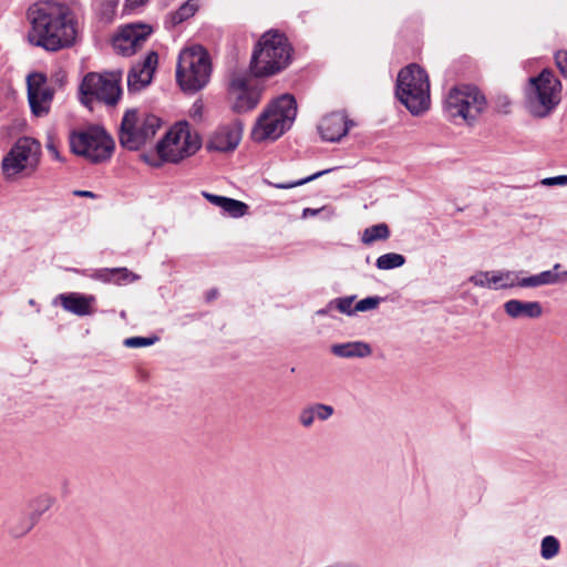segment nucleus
Returning <instances> with one entry per match:
<instances>
[{
    "label": "nucleus",
    "mask_w": 567,
    "mask_h": 567,
    "mask_svg": "<svg viewBox=\"0 0 567 567\" xmlns=\"http://www.w3.org/2000/svg\"><path fill=\"white\" fill-rule=\"evenodd\" d=\"M31 29L28 40L35 47L58 51L73 44L75 24L69 7L55 1H39L28 10Z\"/></svg>",
    "instance_id": "1"
},
{
    "label": "nucleus",
    "mask_w": 567,
    "mask_h": 567,
    "mask_svg": "<svg viewBox=\"0 0 567 567\" xmlns=\"http://www.w3.org/2000/svg\"><path fill=\"white\" fill-rule=\"evenodd\" d=\"M291 45L278 30L265 32L256 43L250 69L255 76L274 75L286 69L291 60Z\"/></svg>",
    "instance_id": "2"
},
{
    "label": "nucleus",
    "mask_w": 567,
    "mask_h": 567,
    "mask_svg": "<svg viewBox=\"0 0 567 567\" xmlns=\"http://www.w3.org/2000/svg\"><path fill=\"white\" fill-rule=\"evenodd\" d=\"M297 115V103L292 95L284 94L274 100L257 117L251 138L261 143L275 141L289 130Z\"/></svg>",
    "instance_id": "3"
},
{
    "label": "nucleus",
    "mask_w": 567,
    "mask_h": 567,
    "mask_svg": "<svg viewBox=\"0 0 567 567\" xmlns=\"http://www.w3.org/2000/svg\"><path fill=\"white\" fill-rule=\"evenodd\" d=\"M202 145L199 135L190 130L186 121L173 125L165 136L156 144L159 162L152 161L144 155V162L152 166H159L162 162L179 163L194 155Z\"/></svg>",
    "instance_id": "4"
},
{
    "label": "nucleus",
    "mask_w": 567,
    "mask_h": 567,
    "mask_svg": "<svg viewBox=\"0 0 567 567\" xmlns=\"http://www.w3.org/2000/svg\"><path fill=\"white\" fill-rule=\"evenodd\" d=\"M212 63L208 52L202 45L181 51L176 68V81L186 93H196L209 82Z\"/></svg>",
    "instance_id": "5"
},
{
    "label": "nucleus",
    "mask_w": 567,
    "mask_h": 567,
    "mask_svg": "<svg viewBox=\"0 0 567 567\" xmlns=\"http://www.w3.org/2000/svg\"><path fill=\"white\" fill-rule=\"evenodd\" d=\"M396 95L413 115L426 112L431 104L426 72L417 64L402 69L398 75Z\"/></svg>",
    "instance_id": "6"
},
{
    "label": "nucleus",
    "mask_w": 567,
    "mask_h": 567,
    "mask_svg": "<svg viewBox=\"0 0 567 567\" xmlns=\"http://www.w3.org/2000/svg\"><path fill=\"white\" fill-rule=\"evenodd\" d=\"M486 106V97L478 87L462 84L450 89L444 99L443 109L450 120L471 125L485 111Z\"/></svg>",
    "instance_id": "7"
},
{
    "label": "nucleus",
    "mask_w": 567,
    "mask_h": 567,
    "mask_svg": "<svg viewBox=\"0 0 567 567\" xmlns=\"http://www.w3.org/2000/svg\"><path fill=\"white\" fill-rule=\"evenodd\" d=\"M121 81V71L87 73L79 86L81 103L89 109L94 102L115 106L122 96Z\"/></svg>",
    "instance_id": "8"
},
{
    "label": "nucleus",
    "mask_w": 567,
    "mask_h": 567,
    "mask_svg": "<svg viewBox=\"0 0 567 567\" xmlns=\"http://www.w3.org/2000/svg\"><path fill=\"white\" fill-rule=\"evenodd\" d=\"M561 84L551 71L544 70L529 79L526 109L534 117L548 116L560 102Z\"/></svg>",
    "instance_id": "9"
},
{
    "label": "nucleus",
    "mask_w": 567,
    "mask_h": 567,
    "mask_svg": "<svg viewBox=\"0 0 567 567\" xmlns=\"http://www.w3.org/2000/svg\"><path fill=\"white\" fill-rule=\"evenodd\" d=\"M69 142L74 154L83 156L92 163L107 161L114 151L113 138L104 128L96 125L73 131L69 136Z\"/></svg>",
    "instance_id": "10"
},
{
    "label": "nucleus",
    "mask_w": 567,
    "mask_h": 567,
    "mask_svg": "<svg viewBox=\"0 0 567 567\" xmlns=\"http://www.w3.org/2000/svg\"><path fill=\"white\" fill-rule=\"evenodd\" d=\"M41 144L32 137H20L2 159L6 176L31 175L39 166Z\"/></svg>",
    "instance_id": "11"
},
{
    "label": "nucleus",
    "mask_w": 567,
    "mask_h": 567,
    "mask_svg": "<svg viewBox=\"0 0 567 567\" xmlns=\"http://www.w3.org/2000/svg\"><path fill=\"white\" fill-rule=\"evenodd\" d=\"M260 90L246 74L234 73L228 85V96L237 113L250 111L260 101Z\"/></svg>",
    "instance_id": "12"
},
{
    "label": "nucleus",
    "mask_w": 567,
    "mask_h": 567,
    "mask_svg": "<svg viewBox=\"0 0 567 567\" xmlns=\"http://www.w3.org/2000/svg\"><path fill=\"white\" fill-rule=\"evenodd\" d=\"M28 100L31 111L37 116L49 113L54 90L49 85L43 73L34 72L27 76Z\"/></svg>",
    "instance_id": "13"
},
{
    "label": "nucleus",
    "mask_w": 567,
    "mask_h": 567,
    "mask_svg": "<svg viewBox=\"0 0 567 567\" xmlns=\"http://www.w3.org/2000/svg\"><path fill=\"white\" fill-rule=\"evenodd\" d=\"M120 145L127 151L142 147V120L136 109L125 112L118 131Z\"/></svg>",
    "instance_id": "14"
},
{
    "label": "nucleus",
    "mask_w": 567,
    "mask_h": 567,
    "mask_svg": "<svg viewBox=\"0 0 567 567\" xmlns=\"http://www.w3.org/2000/svg\"><path fill=\"white\" fill-rule=\"evenodd\" d=\"M243 135V124L235 120L227 124H223L212 134L207 147L218 152L234 151Z\"/></svg>",
    "instance_id": "15"
},
{
    "label": "nucleus",
    "mask_w": 567,
    "mask_h": 567,
    "mask_svg": "<svg viewBox=\"0 0 567 567\" xmlns=\"http://www.w3.org/2000/svg\"><path fill=\"white\" fill-rule=\"evenodd\" d=\"M516 272L514 270L501 269L489 271H476L468 278L475 287L501 290L516 287Z\"/></svg>",
    "instance_id": "16"
},
{
    "label": "nucleus",
    "mask_w": 567,
    "mask_h": 567,
    "mask_svg": "<svg viewBox=\"0 0 567 567\" xmlns=\"http://www.w3.org/2000/svg\"><path fill=\"white\" fill-rule=\"evenodd\" d=\"M142 45V23H131L120 29L113 38V47L122 55L131 56Z\"/></svg>",
    "instance_id": "17"
},
{
    "label": "nucleus",
    "mask_w": 567,
    "mask_h": 567,
    "mask_svg": "<svg viewBox=\"0 0 567 567\" xmlns=\"http://www.w3.org/2000/svg\"><path fill=\"white\" fill-rule=\"evenodd\" d=\"M350 125L352 122L344 113L333 112L321 120L318 130L324 141L338 142L348 133Z\"/></svg>",
    "instance_id": "18"
},
{
    "label": "nucleus",
    "mask_w": 567,
    "mask_h": 567,
    "mask_svg": "<svg viewBox=\"0 0 567 567\" xmlns=\"http://www.w3.org/2000/svg\"><path fill=\"white\" fill-rule=\"evenodd\" d=\"M63 309L79 317L91 316L95 312V297L79 292L61 293L56 298Z\"/></svg>",
    "instance_id": "19"
},
{
    "label": "nucleus",
    "mask_w": 567,
    "mask_h": 567,
    "mask_svg": "<svg viewBox=\"0 0 567 567\" xmlns=\"http://www.w3.org/2000/svg\"><path fill=\"white\" fill-rule=\"evenodd\" d=\"M505 313L514 320L537 319L543 315V307L538 301H522L511 299L504 303Z\"/></svg>",
    "instance_id": "20"
},
{
    "label": "nucleus",
    "mask_w": 567,
    "mask_h": 567,
    "mask_svg": "<svg viewBox=\"0 0 567 567\" xmlns=\"http://www.w3.org/2000/svg\"><path fill=\"white\" fill-rule=\"evenodd\" d=\"M334 413V409L324 403H313L303 408L298 416L300 424L303 427L312 426L316 419L320 421L329 420Z\"/></svg>",
    "instance_id": "21"
},
{
    "label": "nucleus",
    "mask_w": 567,
    "mask_h": 567,
    "mask_svg": "<svg viewBox=\"0 0 567 567\" xmlns=\"http://www.w3.org/2000/svg\"><path fill=\"white\" fill-rule=\"evenodd\" d=\"M331 352L339 358H365L372 353L369 343L363 341H351L344 343H336L331 346Z\"/></svg>",
    "instance_id": "22"
},
{
    "label": "nucleus",
    "mask_w": 567,
    "mask_h": 567,
    "mask_svg": "<svg viewBox=\"0 0 567 567\" xmlns=\"http://www.w3.org/2000/svg\"><path fill=\"white\" fill-rule=\"evenodd\" d=\"M53 504H54V497H52L48 494H42V495H39L38 497H35L31 502L32 513L30 515L29 523H28L27 527L22 530L21 534L29 532L35 525V523L38 522L40 516L42 514H44L45 512H48L52 507Z\"/></svg>",
    "instance_id": "23"
},
{
    "label": "nucleus",
    "mask_w": 567,
    "mask_h": 567,
    "mask_svg": "<svg viewBox=\"0 0 567 567\" xmlns=\"http://www.w3.org/2000/svg\"><path fill=\"white\" fill-rule=\"evenodd\" d=\"M131 274L125 268L103 269L96 272L95 278L104 282L124 284L132 279Z\"/></svg>",
    "instance_id": "24"
},
{
    "label": "nucleus",
    "mask_w": 567,
    "mask_h": 567,
    "mask_svg": "<svg viewBox=\"0 0 567 567\" xmlns=\"http://www.w3.org/2000/svg\"><path fill=\"white\" fill-rule=\"evenodd\" d=\"M218 207L225 214L234 218H238L246 215L248 210L247 204L229 197H224L221 204H219Z\"/></svg>",
    "instance_id": "25"
},
{
    "label": "nucleus",
    "mask_w": 567,
    "mask_h": 567,
    "mask_svg": "<svg viewBox=\"0 0 567 567\" xmlns=\"http://www.w3.org/2000/svg\"><path fill=\"white\" fill-rule=\"evenodd\" d=\"M390 236V229L386 224H378L368 227L362 235V243L370 245L375 240H385Z\"/></svg>",
    "instance_id": "26"
},
{
    "label": "nucleus",
    "mask_w": 567,
    "mask_h": 567,
    "mask_svg": "<svg viewBox=\"0 0 567 567\" xmlns=\"http://www.w3.org/2000/svg\"><path fill=\"white\" fill-rule=\"evenodd\" d=\"M405 264V258L401 254L396 252H388L381 255L377 261L375 266L381 270H390L394 268H399Z\"/></svg>",
    "instance_id": "27"
},
{
    "label": "nucleus",
    "mask_w": 567,
    "mask_h": 567,
    "mask_svg": "<svg viewBox=\"0 0 567 567\" xmlns=\"http://www.w3.org/2000/svg\"><path fill=\"white\" fill-rule=\"evenodd\" d=\"M197 10H198L197 0L186 1L172 14V23L174 25L182 23L183 21L193 17Z\"/></svg>",
    "instance_id": "28"
},
{
    "label": "nucleus",
    "mask_w": 567,
    "mask_h": 567,
    "mask_svg": "<svg viewBox=\"0 0 567 567\" xmlns=\"http://www.w3.org/2000/svg\"><path fill=\"white\" fill-rule=\"evenodd\" d=\"M560 550L559 540L555 536H545L540 543V556L546 559H553Z\"/></svg>",
    "instance_id": "29"
},
{
    "label": "nucleus",
    "mask_w": 567,
    "mask_h": 567,
    "mask_svg": "<svg viewBox=\"0 0 567 567\" xmlns=\"http://www.w3.org/2000/svg\"><path fill=\"white\" fill-rule=\"evenodd\" d=\"M559 268L560 264H555L551 270L539 272L542 286L556 285L561 281H567V270L557 272Z\"/></svg>",
    "instance_id": "30"
},
{
    "label": "nucleus",
    "mask_w": 567,
    "mask_h": 567,
    "mask_svg": "<svg viewBox=\"0 0 567 567\" xmlns=\"http://www.w3.org/2000/svg\"><path fill=\"white\" fill-rule=\"evenodd\" d=\"M158 65V54L155 51H151L144 58V73H147V76H144V87L150 85L153 81V75L156 72Z\"/></svg>",
    "instance_id": "31"
},
{
    "label": "nucleus",
    "mask_w": 567,
    "mask_h": 567,
    "mask_svg": "<svg viewBox=\"0 0 567 567\" xmlns=\"http://www.w3.org/2000/svg\"><path fill=\"white\" fill-rule=\"evenodd\" d=\"M127 86L131 92H138L142 89V66H133L127 74Z\"/></svg>",
    "instance_id": "32"
},
{
    "label": "nucleus",
    "mask_w": 567,
    "mask_h": 567,
    "mask_svg": "<svg viewBox=\"0 0 567 567\" xmlns=\"http://www.w3.org/2000/svg\"><path fill=\"white\" fill-rule=\"evenodd\" d=\"M162 126V120L155 115H147L144 117V138L148 135H154Z\"/></svg>",
    "instance_id": "33"
},
{
    "label": "nucleus",
    "mask_w": 567,
    "mask_h": 567,
    "mask_svg": "<svg viewBox=\"0 0 567 567\" xmlns=\"http://www.w3.org/2000/svg\"><path fill=\"white\" fill-rule=\"evenodd\" d=\"M380 302H381L380 297L364 298L357 302V305L354 306V311L355 312L357 311L364 312V311L375 309L380 305Z\"/></svg>",
    "instance_id": "34"
},
{
    "label": "nucleus",
    "mask_w": 567,
    "mask_h": 567,
    "mask_svg": "<svg viewBox=\"0 0 567 567\" xmlns=\"http://www.w3.org/2000/svg\"><path fill=\"white\" fill-rule=\"evenodd\" d=\"M542 286L539 274L526 278H520L519 272H516V287L530 288Z\"/></svg>",
    "instance_id": "35"
},
{
    "label": "nucleus",
    "mask_w": 567,
    "mask_h": 567,
    "mask_svg": "<svg viewBox=\"0 0 567 567\" xmlns=\"http://www.w3.org/2000/svg\"><path fill=\"white\" fill-rule=\"evenodd\" d=\"M328 171H322V172H318L311 176H308V177H305V178H301L299 181H295V182H289V183H280V184H275V186L277 188H280V189H288V188H292V187H296V186H300V185H303L310 181H313L316 179L317 177L323 175L324 173H327Z\"/></svg>",
    "instance_id": "36"
},
{
    "label": "nucleus",
    "mask_w": 567,
    "mask_h": 567,
    "mask_svg": "<svg viewBox=\"0 0 567 567\" xmlns=\"http://www.w3.org/2000/svg\"><path fill=\"white\" fill-rule=\"evenodd\" d=\"M354 298H355L354 296H350V297L336 299L334 302H336L337 309L342 313L353 315L355 311H354V309L351 308V306L354 301Z\"/></svg>",
    "instance_id": "37"
},
{
    "label": "nucleus",
    "mask_w": 567,
    "mask_h": 567,
    "mask_svg": "<svg viewBox=\"0 0 567 567\" xmlns=\"http://www.w3.org/2000/svg\"><path fill=\"white\" fill-rule=\"evenodd\" d=\"M555 61L560 73L567 79V51H558L555 54Z\"/></svg>",
    "instance_id": "38"
},
{
    "label": "nucleus",
    "mask_w": 567,
    "mask_h": 567,
    "mask_svg": "<svg viewBox=\"0 0 567 567\" xmlns=\"http://www.w3.org/2000/svg\"><path fill=\"white\" fill-rule=\"evenodd\" d=\"M543 185L546 186H554V185H560L565 186L567 185V175H559L555 177H547L542 181Z\"/></svg>",
    "instance_id": "39"
},
{
    "label": "nucleus",
    "mask_w": 567,
    "mask_h": 567,
    "mask_svg": "<svg viewBox=\"0 0 567 567\" xmlns=\"http://www.w3.org/2000/svg\"><path fill=\"white\" fill-rule=\"evenodd\" d=\"M203 114V103L200 101H196L190 109V116L196 120L200 118Z\"/></svg>",
    "instance_id": "40"
},
{
    "label": "nucleus",
    "mask_w": 567,
    "mask_h": 567,
    "mask_svg": "<svg viewBox=\"0 0 567 567\" xmlns=\"http://www.w3.org/2000/svg\"><path fill=\"white\" fill-rule=\"evenodd\" d=\"M202 195L213 205L217 206L221 204V200L225 196L214 195L207 192H203Z\"/></svg>",
    "instance_id": "41"
},
{
    "label": "nucleus",
    "mask_w": 567,
    "mask_h": 567,
    "mask_svg": "<svg viewBox=\"0 0 567 567\" xmlns=\"http://www.w3.org/2000/svg\"><path fill=\"white\" fill-rule=\"evenodd\" d=\"M124 346L136 348L142 347V337L127 338L124 340Z\"/></svg>",
    "instance_id": "42"
},
{
    "label": "nucleus",
    "mask_w": 567,
    "mask_h": 567,
    "mask_svg": "<svg viewBox=\"0 0 567 567\" xmlns=\"http://www.w3.org/2000/svg\"><path fill=\"white\" fill-rule=\"evenodd\" d=\"M48 152L51 154V156L58 161H61V156L59 153V150L56 145L53 142L48 143L47 145Z\"/></svg>",
    "instance_id": "43"
},
{
    "label": "nucleus",
    "mask_w": 567,
    "mask_h": 567,
    "mask_svg": "<svg viewBox=\"0 0 567 567\" xmlns=\"http://www.w3.org/2000/svg\"><path fill=\"white\" fill-rule=\"evenodd\" d=\"M142 3V0H126L124 11L130 13L131 10L137 8Z\"/></svg>",
    "instance_id": "44"
},
{
    "label": "nucleus",
    "mask_w": 567,
    "mask_h": 567,
    "mask_svg": "<svg viewBox=\"0 0 567 567\" xmlns=\"http://www.w3.org/2000/svg\"><path fill=\"white\" fill-rule=\"evenodd\" d=\"M73 194L79 197L96 198V195L90 190H74Z\"/></svg>",
    "instance_id": "45"
},
{
    "label": "nucleus",
    "mask_w": 567,
    "mask_h": 567,
    "mask_svg": "<svg viewBox=\"0 0 567 567\" xmlns=\"http://www.w3.org/2000/svg\"><path fill=\"white\" fill-rule=\"evenodd\" d=\"M317 213H318V210H316V209L306 208V209H303V214L302 215H303V217H307L309 215L310 216H315V215H317Z\"/></svg>",
    "instance_id": "46"
},
{
    "label": "nucleus",
    "mask_w": 567,
    "mask_h": 567,
    "mask_svg": "<svg viewBox=\"0 0 567 567\" xmlns=\"http://www.w3.org/2000/svg\"><path fill=\"white\" fill-rule=\"evenodd\" d=\"M153 32L151 25L144 23V40Z\"/></svg>",
    "instance_id": "47"
},
{
    "label": "nucleus",
    "mask_w": 567,
    "mask_h": 567,
    "mask_svg": "<svg viewBox=\"0 0 567 567\" xmlns=\"http://www.w3.org/2000/svg\"><path fill=\"white\" fill-rule=\"evenodd\" d=\"M217 296V290L213 289L207 293V300H213Z\"/></svg>",
    "instance_id": "48"
},
{
    "label": "nucleus",
    "mask_w": 567,
    "mask_h": 567,
    "mask_svg": "<svg viewBox=\"0 0 567 567\" xmlns=\"http://www.w3.org/2000/svg\"><path fill=\"white\" fill-rule=\"evenodd\" d=\"M155 342V339L144 337V347L151 346Z\"/></svg>",
    "instance_id": "49"
},
{
    "label": "nucleus",
    "mask_w": 567,
    "mask_h": 567,
    "mask_svg": "<svg viewBox=\"0 0 567 567\" xmlns=\"http://www.w3.org/2000/svg\"><path fill=\"white\" fill-rule=\"evenodd\" d=\"M326 313H327V310H324V309H321V310L317 311V315H320V316H323Z\"/></svg>",
    "instance_id": "50"
},
{
    "label": "nucleus",
    "mask_w": 567,
    "mask_h": 567,
    "mask_svg": "<svg viewBox=\"0 0 567 567\" xmlns=\"http://www.w3.org/2000/svg\"><path fill=\"white\" fill-rule=\"evenodd\" d=\"M29 303H30L31 306H34V300H32V299H31V300L29 301Z\"/></svg>",
    "instance_id": "51"
}]
</instances>
